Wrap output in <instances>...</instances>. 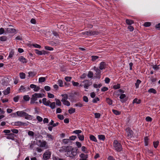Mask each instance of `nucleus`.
I'll return each instance as SVG.
<instances>
[{"instance_id":"1","label":"nucleus","mask_w":160,"mask_h":160,"mask_svg":"<svg viewBox=\"0 0 160 160\" xmlns=\"http://www.w3.org/2000/svg\"><path fill=\"white\" fill-rule=\"evenodd\" d=\"M114 149L118 152H120L122 149V146L117 140H115L113 142Z\"/></svg>"},{"instance_id":"2","label":"nucleus","mask_w":160,"mask_h":160,"mask_svg":"<svg viewBox=\"0 0 160 160\" xmlns=\"http://www.w3.org/2000/svg\"><path fill=\"white\" fill-rule=\"evenodd\" d=\"M77 149L73 148L71 152H70L67 156L70 157L72 159H73L77 154Z\"/></svg>"},{"instance_id":"3","label":"nucleus","mask_w":160,"mask_h":160,"mask_svg":"<svg viewBox=\"0 0 160 160\" xmlns=\"http://www.w3.org/2000/svg\"><path fill=\"white\" fill-rule=\"evenodd\" d=\"M30 89L28 86L21 85L18 89V91L19 92H24L29 91Z\"/></svg>"},{"instance_id":"4","label":"nucleus","mask_w":160,"mask_h":160,"mask_svg":"<svg viewBox=\"0 0 160 160\" xmlns=\"http://www.w3.org/2000/svg\"><path fill=\"white\" fill-rule=\"evenodd\" d=\"M93 69L96 72V73H95V77L97 78H100L101 71L100 68H98L96 67H93Z\"/></svg>"},{"instance_id":"5","label":"nucleus","mask_w":160,"mask_h":160,"mask_svg":"<svg viewBox=\"0 0 160 160\" xmlns=\"http://www.w3.org/2000/svg\"><path fill=\"white\" fill-rule=\"evenodd\" d=\"M82 35H86L88 36H92L95 35H97L98 32L95 31H86L83 32L82 33Z\"/></svg>"},{"instance_id":"6","label":"nucleus","mask_w":160,"mask_h":160,"mask_svg":"<svg viewBox=\"0 0 160 160\" xmlns=\"http://www.w3.org/2000/svg\"><path fill=\"white\" fill-rule=\"evenodd\" d=\"M82 83L83 84V87L86 89H88V87L92 84V82H89L88 80H85L83 81Z\"/></svg>"},{"instance_id":"7","label":"nucleus","mask_w":160,"mask_h":160,"mask_svg":"<svg viewBox=\"0 0 160 160\" xmlns=\"http://www.w3.org/2000/svg\"><path fill=\"white\" fill-rule=\"evenodd\" d=\"M126 131L127 135L128 138H131L132 137L133 132L130 128H127L126 129Z\"/></svg>"},{"instance_id":"8","label":"nucleus","mask_w":160,"mask_h":160,"mask_svg":"<svg viewBox=\"0 0 160 160\" xmlns=\"http://www.w3.org/2000/svg\"><path fill=\"white\" fill-rule=\"evenodd\" d=\"M51 153L48 151H46L43 154V158L44 160L48 159L50 157Z\"/></svg>"},{"instance_id":"9","label":"nucleus","mask_w":160,"mask_h":160,"mask_svg":"<svg viewBox=\"0 0 160 160\" xmlns=\"http://www.w3.org/2000/svg\"><path fill=\"white\" fill-rule=\"evenodd\" d=\"M119 98L120 99L121 102L122 103L125 102L127 100L126 95L124 94H122L120 95Z\"/></svg>"},{"instance_id":"10","label":"nucleus","mask_w":160,"mask_h":160,"mask_svg":"<svg viewBox=\"0 0 160 160\" xmlns=\"http://www.w3.org/2000/svg\"><path fill=\"white\" fill-rule=\"evenodd\" d=\"M30 87L33 89V90L35 92H38L40 89V88L34 84H31L30 86Z\"/></svg>"},{"instance_id":"11","label":"nucleus","mask_w":160,"mask_h":160,"mask_svg":"<svg viewBox=\"0 0 160 160\" xmlns=\"http://www.w3.org/2000/svg\"><path fill=\"white\" fill-rule=\"evenodd\" d=\"M106 67L107 64L104 62H102L99 64V68L101 70L105 69Z\"/></svg>"},{"instance_id":"12","label":"nucleus","mask_w":160,"mask_h":160,"mask_svg":"<svg viewBox=\"0 0 160 160\" xmlns=\"http://www.w3.org/2000/svg\"><path fill=\"white\" fill-rule=\"evenodd\" d=\"M65 148H66L65 152H67V156H68L73 148L70 146L65 147Z\"/></svg>"},{"instance_id":"13","label":"nucleus","mask_w":160,"mask_h":160,"mask_svg":"<svg viewBox=\"0 0 160 160\" xmlns=\"http://www.w3.org/2000/svg\"><path fill=\"white\" fill-rule=\"evenodd\" d=\"M38 99V98L34 96V94L32 95V98L31 99L30 103L31 104H33L35 103H38V102H35Z\"/></svg>"},{"instance_id":"14","label":"nucleus","mask_w":160,"mask_h":160,"mask_svg":"<svg viewBox=\"0 0 160 160\" xmlns=\"http://www.w3.org/2000/svg\"><path fill=\"white\" fill-rule=\"evenodd\" d=\"M14 125L16 126H27L26 123H24L20 121L16 122H14Z\"/></svg>"},{"instance_id":"15","label":"nucleus","mask_w":160,"mask_h":160,"mask_svg":"<svg viewBox=\"0 0 160 160\" xmlns=\"http://www.w3.org/2000/svg\"><path fill=\"white\" fill-rule=\"evenodd\" d=\"M42 102L45 105L48 106H49L51 102L49 100L47 101L46 98H44L42 99Z\"/></svg>"},{"instance_id":"16","label":"nucleus","mask_w":160,"mask_h":160,"mask_svg":"<svg viewBox=\"0 0 160 160\" xmlns=\"http://www.w3.org/2000/svg\"><path fill=\"white\" fill-rule=\"evenodd\" d=\"M18 59L19 61L23 63H26L27 62V60L22 56L19 57Z\"/></svg>"},{"instance_id":"17","label":"nucleus","mask_w":160,"mask_h":160,"mask_svg":"<svg viewBox=\"0 0 160 160\" xmlns=\"http://www.w3.org/2000/svg\"><path fill=\"white\" fill-rule=\"evenodd\" d=\"M6 138L8 139H11L14 140V134L12 133H9L7 135Z\"/></svg>"},{"instance_id":"18","label":"nucleus","mask_w":160,"mask_h":160,"mask_svg":"<svg viewBox=\"0 0 160 160\" xmlns=\"http://www.w3.org/2000/svg\"><path fill=\"white\" fill-rule=\"evenodd\" d=\"M17 115L20 117L24 116L25 112L23 111H18L16 112Z\"/></svg>"},{"instance_id":"19","label":"nucleus","mask_w":160,"mask_h":160,"mask_svg":"<svg viewBox=\"0 0 160 160\" xmlns=\"http://www.w3.org/2000/svg\"><path fill=\"white\" fill-rule=\"evenodd\" d=\"M79 157L82 158L80 160H86L87 158H88V155L87 154L85 155L83 153H82L79 155Z\"/></svg>"},{"instance_id":"20","label":"nucleus","mask_w":160,"mask_h":160,"mask_svg":"<svg viewBox=\"0 0 160 160\" xmlns=\"http://www.w3.org/2000/svg\"><path fill=\"white\" fill-rule=\"evenodd\" d=\"M39 142L40 143L39 146L41 147H45L46 145L47 142L45 141H41L39 140Z\"/></svg>"},{"instance_id":"21","label":"nucleus","mask_w":160,"mask_h":160,"mask_svg":"<svg viewBox=\"0 0 160 160\" xmlns=\"http://www.w3.org/2000/svg\"><path fill=\"white\" fill-rule=\"evenodd\" d=\"M6 29L7 32L9 33H13L16 31L15 29L13 28H7Z\"/></svg>"},{"instance_id":"22","label":"nucleus","mask_w":160,"mask_h":160,"mask_svg":"<svg viewBox=\"0 0 160 160\" xmlns=\"http://www.w3.org/2000/svg\"><path fill=\"white\" fill-rule=\"evenodd\" d=\"M61 96L63 98L61 100V101L63 102L65 101H67L68 99V95L66 94H62Z\"/></svg>"},{"instance_id":"23","label":"nucleus","mask_w":160,"mask_h":160,"mask_svg":"<svg viewBox=\"0 0 160 160\" xmlns=\"http://www.w3.org/2000/svg\"><path fill=\"white\" fill-rule=\"evenodd\" d=\"M10 88L8 87L7 88L3 91V93L4 95H7L10 93Z\"/></svg>"},{"instance_id":"24","label":"nucleus","mask_w":160,"mask_h":160,"mask_svg":"<svg viewBox=\"0 0 160 160\" xmlns=\"http://www.w3.org/2000/svg\"><path fill=\"white\" fill-rule=\"evenodd\" d=\"M46 135H47V138H48V140L49 141H52L53 139V136L50 134L47 133H46Z\"/></svg>"},{"instance_id":"25","label":"nucleus","mask_w":160,"mask_h":160,"mask_svg":"<svg viewBox=\"0 0 160 160\" xmlns=\"http://www.w3.org/2000/svg\"><path fill=\"white\" fill-rule=\"evenodd\" d=\"M24 116L25 118L26 119L31 120L32 118V116L28 114L26 112H25V114Z\"/></svg>"},{"instance_id":"26","label":"nucleus","mask_w":160,"mask_h":160,"mask_svg":"<svg viewBox=\"0 0 160 160\" xmlns=\"http://www.w3.org/2000/svg\"><path fill=\"white\" fill-rule=\"evenodd\" d=\"M34 95V96L38 98H42L44 96V94H43L42 93H35L34 94H33Z\"/></svg>"},{"instance_id":"27","label":"nucleus","mask_w":160,"mask_h":160,"mask_svg":"<svg viewBox=\"0 0 160 160\" xmlns=\"http://www.w3.org/2000/svg\"><path fill=\"white\" fill-rule=\"evenodd\" d=\"M62 142L65 144H68L71 143V141L69 139H64L62 140Z\"/></svg>"},{"instance_id":"28","label":"nucleus","mask_w":160,"mask_h":160,"mask_svg":"<svg viewBox=\"0 0 160 160\" xmlns=\"http://www.w3.org/2000/svg\"><path fill=\"white\" fill-rule=\"evenodd\" d=\"M148 92L150 93H153V94H156L157 93L156 91L153 88H151L149 89Z\"/></svg>"},{"instance_id":"29","label":"nucleus","mask_w":160,"mask_h":160,"mask_svg":"<svg viewBox=\"0 0 160 160\" xmlns=\"http://www.w3.org/2000/svg\"><path fill=\"white\" fill-rule=\"evenodd\" d=\"M89 138L90 139L94 142H97V140L96 138L94 136L92 135H90L89 137Z\"/></svg>"},{"instance_id":"30","label":"nucleus","mask_w":160,"mask_h":160,"mask_svg":"<svg viewBox=\"0 0 160 160\" xmlns=\"http://www.w3.org/2000/svg\"><path fill=\"white\" fill-rule=\"evenodd\" d=\"M141 81L138 79L137 80L136 82L135 83L136 88H138L139 84L141 83Z\"/></svg>"},{"instance_id":"31","label":"nucleus","mask_w":160,"mask_h":160,"mask_svg":"<svg viewBox=\"0 0 160 160\" xmlns=\"http://www.w3.org/2000/svg\"><path fill=\"white\" fill-rule=\"evenodd\" d=\"M14 54V52L13 50H11L9 54V56L8 58V59H9L10 58H12Z\"/></svg>"},{"instance_id":"32","label":"nucleus","mask_w":160,"mask_h":160,"mask_svg":"<svg viewBox=\"0 0 160 160\" xmlns=\"http://www.w3.org/2000/svg\"><path fill=\"white\" fill-rule=\"evenodd\" d=\"M126 22L127 24L128 25H131L133 23V21L130 19H127L126 20Z\"/></svg>"},{"instance_id":"33","label":"nucleus","mask_w":160,"mask_h":160,"mask_svg":"<svg viewBox=\"0 0 160 160\" xmlns=\"http://www.w3.org/2000/svg\"><path fill=\"white\" fill-rule=\"evenodd\" d=\"M7 38L5 36H3L0 37V41L2 42H4L6 41Z\"/></svg>"},{"instance_id":"34","label":"nucleus","mask_w":160,"mask_h":160,"mask_svg":"<svg viewBox=\"0 0 160 160\" xmlns=\"http://www.w3.org/2000/svg\"><path fill=\"white\" fill-rule=\"evenodd\" d=\"M49 106L52 109H53L55 107V102H51L49 104Z\"/></svg>"},{"instance_id":"35","label":"nucleus","mask_w":160,"mask_h":160,"mask_svg":"<svg viewBox=\"0 0 160 160\" xmlns=\"http://www.w3.org/2000/svg\"><path fill=\"white\" fill-rule=\"evenodd\" d=\"M78 137L80 140L81 141H83L84 139V137L83 135H78Z\"/></svg>"},{"instance_id":"36","label":"nucleus","mask_w":160,"mask_h":160,"mask_svg":"<svg viewBox=\"0 0 160 160\" xmlns=\"http://www.w3.org/2000/svg\"><path fill=\"white\" fill-rule=\"evenodd\" d=\"M106 102L109 105H112V101L109 98H106Z\"/></svg>"},{"instance_id":"37","label":"nucleus","mask_w":160,"mask_h":160,"mask_svg":"<svg viewBox=\"0 0 160 160\" xmlns=\"http://www.w3.org/2000/svg\"><path fill=\"white\" fill-rule=\"evenodd\" d=\"M141 102V100L138 99L137 98L134 99L133 101V103H136L137 104H139Z\"/></svg>"},{"instance_id":"38","label":"nucleus","mask_w":160,"mask_h":160,"mask_svg":"<svg viewBox=\"0 0 160 160\" xmlns=\"http://www.w3.org/2000/svg\"><path fill=\"white\" fill-rule=\"evenodd\" d=\"M55 100L56 101V104L58 106H61V102L59 100L57 99H55Z\"/></svg>"},{"instance_id":"39","label":"nucleus","mask_w":160,"mask_h":160,"mask_svg":"<svg viewBox=\"0 0 160 160\" xmlns=\"http://www.w3.org/2000/svg\"><path fill=\"white\" fill-rule=\"evenodd\" d=\"M82 131L81 130H76L73 131V133H75L76 134H77V135H80V133H81L82 132Z\"/></svg>"},{"instance_id":"40","label":"nucleus","mask_w":160,"mask_h":160,"mask_svg":"<svg viewBox=\"0 0 160 160\" xmlns=\"http://www.w3.org/2000/svg\"><path fill=\"white\" fill-rule=\"evenodd\" d=\"M75 112V109L74 108H71L68 110V112L70 114Z\"/></svg>"},{"instance_id":"41","label":"nucleus","mask_w":160,"mask_h":160,"mask_svg":"<svg viewBox=\"0 0 160 160\" xmlns=\"http://www.w3.org/2000/svg\"><path fill=\"white\" fill-rule=\"evenodd\" d=\"M98 138L100 140H102L103 141H104L105 138V136L104 135H98Z\"/></svg>"},{"instance_id":"42","label":"nucleus","mask_w":160,"mask_h":160,"mask_svg":"<svg viewBox=\"0 0 160 160\" xmlns=\"http://www.w3.org/2000/svg\"><path fill=\"white\" fill-rule=\"evenodd\" d=\"M19 75L21 79H23L25 78V74L23 72L20 73Z\"/></svg>"},{"instance_id":"43","label":"nucleus","mask_w":160,"mask_h":160,"mask_svg":"<svg viewBox=\"0 0 160 160\" xmlns=\"http://www.w3.org/2000/svg\"><path fill=\"white\" fill-rule=\"evenodd\" d=\"M87 76L89 78H92L93 77V74L92 72L89 71V72Z\"/></svg>"},{"instance_id":"44","label":"nucleus","mask_w":160,"mask_h":160,"mask_svg":"<svg viewBox=\"0 0 160 160\" xmlns=\"http://www.w3.org/2000/svg\"><path fill=\"white\" fill-rule=\"evenodd\" d=\"M92 60L93 61H96L97 59H98V57L97 56H92Z\"/></svg>"},{"instance_id":"45","label":"nucleus","mask_w":160,"mask_h":160,"mask_svg":"<svg viewBox=\"0 0 160 160\" xmlns=\"http://www.w3.org/2000/svg\"><path fill=\"white\" fill-rule=\"evenodd\" d=\"M35 75V73L33 72H28V76L29 77H33Z\"/></svg>"},{"instance_id":"46","label":"nucleus","mask_w":160,"mask_h":160,"mask_svg":"<svg viewBox=\"0 0 160 160\" xmlns=\"http://www.w3.org/2000/svg\"><path fill=\"white\" fill-rule=\"evenodd\" d=\"M58 84L60 87H62L63 86V82L62 80H58Z\"/></svg>"},{"instance_id":"47","label":"nucleus","mask_w":160,"mask_h":160,"mask_svg":"<svg viewBox=\"0 0 160 160\" xmlns=\"http://www.w3.org/2000/svg\"><path fill=\"white\" fill-rule=\"evenodd\" d=\"M23 99L26 101H28L30 99V97L28 95H26L23 97Z\"/></svg>"},{"instance_id":"48","label":"nucleus","mask_w":160,"mask_h":160,"mask_svg":"<svg viewBox=\"0 0 160 160\" xmlns=\"http://www.w3.org/2000/svg\"><path fill=\"white\" fill-rule=\"evenodd\" d=\"M112 111L116 115H119L120 114V112L117 110L112 109Z\"/></svg>"},{"instance_id":"49","label":"nucleus","mask_w":160,"mask_h":160,"mask_svg":"<svg viewBox=\"0 0 160 160\" xmlns=\"http://www.w3.org/2000/svg\"><path fill=\"white\" fill-rule=\"evenodd\" d=\"M93 85L94 88H100L102 86V84H93Z\"/></svg>"},{"instance_id":"50","label":"nucleus","mask_w":160,"mask_h":160,"mask_svg":"<svg viewBox=\"0 0 160 160\" xmlns=\"http://www.w3.org/2000/svg\"><path fill=\"white\" fill-rule=\"evenodd\" d=\"M120 87V84H117L113 86V88L115 89H118Z\"/></svg>"},{"instance_id":"51","label":"nucleus","mask_w":160,"mask_h":160,"mask_svg":"<svg viewBox=\"0 0 160 160\" xmlns=\"http://www.w3.org/2000/svg\"><path fill=\"white\" fill-rule=\"evenodd\" d=\"M45 48L46 50L49 51H52L53 50V49L52 48L48 46H45Z\"/></svg>"},{"instance_id":"52","label":"nucleus","mask_w":160,"mask_h":160,"mask_svg":"<svg viewBox=\"0 0 160 160\" xmlns=\"http://www.w3.org/2000/svg\"><path fill=\"white\" fill-rule=\"evenodd\" d=\"M159 65H155L152 67L153 68L156 70H158L159 69Z\"/></svg>"},{"instance_id":"53","label":"nucleus","mask_w":160,"mask_h":160,"mask_svg":"<svg viewBox=\"0 0 160 160\" xmlns=\"http://www.w3.org/2000/svg\"><path fill=\"white\" fill-rule=\"evenodd\" d=\"M62 103L64 105H66L67 106H68L70 105V103L67 100L63 102Z\"/></svg>"},{"instance_id":"54","label":"nucleus","mask_w":160,"mask_h":160,"mask_svg":"<svg viewBox=\"0 0 160 160\" xmlns=\"http://www.w3.org/2000/svg\"><path fill=\"white\" fill-rule=\"evenodd\" d=\"M35 52L36 53L39 55H42V51H39L38 49H35Z\"/></svg>"},{"instance_id":"55","label":"nucleus","mask_w":160,"mask_h":160,"mask_svg":"<svg viewBox=\"0 0 160 160\" xmlns=\"http://www.w3.org/2000/svg\"><path fill=\"white\" fill-rule=\"evenodd\" d=\"M45 78L44 77H41L39 79V82H43L45 81Z\"/></svg>"},{"instance_id":"56","label":"nucleus","mask_w":160,"mask_h":160,"mask_svg":"<svg viewBox=\"0 0 160 160\" xmlns=\"http://www.w3.org/2000/svg\"><path fill=\"white\" fill-rule=\"evenodd\" d=\"M74 107H82L83 106V105L82 104L80 103H77L75 104L74 105Z\"/></svg>"},{"instance_id":"57","label":"nucleus","mask_w":160,"mask_h":160,"mask_svg":"<svg viewBox=\"0 0 160 160\" xmlns=\"http://www.w3.org/2000/svg\"><path fill=\"white\" fill-rule=\"evenodd\" d=\"M94 115L95 116V118H99L101 116L100 114L98 112L95 113Z\"/></svg>"},{"instance_id":"58","label":"nucleus","mask_w":160,"mask_h":160,"mask_svg":"<svg viewBox=\"0 0 160 160\" xmlns=\"http://www.w3.org/2000/svg\"><path fill=\"white\" fill-rule=\"evenodd\" d=\"M159 143L158 141L154 142H153L154 147L155 148H156L158 146Z\"/></svg>"},{"instance_id":"59","label":"nucleus","mask_w":160,"mask_h":160,"mask_svg":"<svg viewBox=\"0 0 160 160\" xmlns=\"http://www.w3.org/2000/svg\"><path fill=\"white\" fill-rule=\"evenodd\" d=\"M82 151L85 153H87L88 152L86 151L87 148L85 146H82L81 148Z\"/></svg>"},{"instance_id":"60","label":"nucleus","mask_w":160,"mask_h":160,"mask_svg":"<svg viewBox=\"0 0 160 160\" xmlns=\"http://www.w3.org/2000/svg\"><path fill=\"white\" fill-rule=\"evenodd\" d=\"M148 137H146L144 138V143L145 145L146 146H147L148 145Z\"/></svg>"},{"instance_id":"61","label":"nucleus","mask_w":160,"mask_h":160,"mask_svg":"<svg viewBox=\"0 0 160 160\" xmlns=\"http://www.w3.org/2000/svg\"><path fill=\"white\" fill-rule=\"evenodd\" d=\"M150 79L151 81L152 82H155L157 80L156 78H153V77L152 76L150 77Z\"/></svg>"},{"instance_id":"62","label":"nucleus","mask_w":160,"mask_h":160,"mask_svg":"<svg viewBox=\"0 0 160 160\" xmlns=\"http://www.w3.org/2000/svg\"><path fill=\"white\" fill-rule=\"evenodd\" d=\"M28 134L30 136L33 137L34 135V133L32 131H29L28 132Z\"/></svg>"},{"instance_id":"63","label":"nucleus","mask_w":160,"mask_h":160,"mask_svg":"<svg viewBox=\"0 0 160 160\" xmlns=\"http://www.w3.org/2000/svg\"><path fill=\"white\" fill-rule=\"evenodd\" d=\"M53 160H65V159L63 158H60L58 157H53Z\"/></svg>"},{"instance_id":"64","label":"nucleus","mask_w":160,"mask_h":160,"mask_svg":"<svg viewBox=\"0 0 160 160\" xmlns=\"http://www.w3.org/2000/svg\"><path fill=\"white\" fill-rule=\"evenodd\" d=\"M72 78L70 77H66L65 78V80L67 82H69L70 81Z\"/></svg>"}]
</instances>
